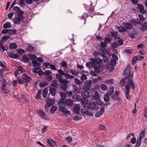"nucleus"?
Here are the masks:
<instances>
[{"label": "nucleus", "instance_id": "a18cd8bd", "mask_svg": "<svg viewBox=\"0 0 147 147\" xmlns=\"http://www.w3.org/2000/svg\"><path fill=\"white\" fill-rule=\"evenodd\" d=\"M41 91L40 90H38V92L36 94V99H38L40 98L41 97Z\"/></svg>", "mask_w": 147, "mask_h": 147}, {"label": "nucleus", "instance_id": "423d86ee", "mask_svg": "<svg viewBox=\"0 0 147 147\" xmlns=\"http://www.w3.org/2000/svg\"><path fill=\"white\" fill-rule=\"evenodd\" d=\"M13 9L14 10L16 11L18 17L21 16L23 15L24 12L21 10L17 6L14 7Z\"/></svg>", "mask_w": 147, "mask_h": 147}, {"label": "nucleus", "instance_id": "c85d7f7f", "mask_svg": "<svg viewBox=\"0 0 147 147\" xmlns=\"http://www.w3.org/2000/svg\"><path fill=\"white\" fill-rule=\"evenodd\" d=\"M101 89L103 90H107L108 88L107 85L105 84H101L100 86Z\"/></svg>", "mask_w": 147, "mask_h": 147}, {"label": "nucleus", "instance_id": "37998d69", "mask_svg": "<svg viewBox=\"0 0 147 147\" xmlns=\"http://www.w3.org/2000/svg\"><path fill=\"white\" fill-rule=\"evenodd\" d=\"M82 117L80 116H75L73 118V120L74 121H78L82 119Z\"/></svg>", "mask_w": 147, "mask_h": 147}, {"label": "nucleus", "instance_id": "ea45409f", "mask_svg": "<svg viewBox=\"0 0 147 147\" xmlns=\"http://www.w3.org/2000/svg\"><path fill=\"white\" fill-rule=\"evenodd\" d=\"M48 84V83L47 82H42L39 83V86L41 88L44 87L47 85Z\"/></svg>", "mask_w": 147, "mask_h": 147}, {"label": "nucleus", "instance_id": "0eeeda50", "mask_svg": "<svg viewBox=\"0 0 147 147\" xmlns=\"http://www.w3.org/2000/svg\"><path fill=\"white\" fill-rule=\"evenodd\" d=\"M80 104H76L74 105V111L75 113L79 115L80 111Z\"/></svg>", "mask_w": 147, "mask_h": 147}, {"label": "nucleus", "instance_id": "bf43d9fd", "mask_svg": "<svg viewBox=\"0 0 147 147\" xmlns=\"http://www.w3.org/2000/svg\"><path fill=\"white\" fill-rule=\"evenodd\" d=\"M143 115L146 118H147V106L145 108L143 112Z\"/></svg>", "mask_w": 147, "mask_h": 147}, {"label": "nucleus", "instance_id": "49530a36", "mask_svg": "<svg viewBox=\"0 0 147 147\" xmlns=\"http://www.w3.org/2000/svg\"><path fill=\"white\" fill-rule=\"evenodd\" d=\"M17 81L18 82V83L19 84H22L24 83V81L23 80V79H22L20 78H17Z\"/></svg>", "mask_w": 147, "mask_h": 147}, {"label": "nucleus", "instance_id": "c03bdc74", "mask_svg": "<svg viewBox=\"0 0 147 147\" xmlns=\"http://www.w3.org/2000/svg\"><path fill=\"white\" fill-rule=\"evenodd\" d=\"M67 84H61L60 85L61 88L64 90L66 89Z\"/></svg>", "mask_w": 147, "mask_h": 147}, {"label": "nucleus", "instance_id": "58836bf2", "mask_svg": "<svg viewBox=\"0 0 147 147\" xmlns=\"http://www.w3.org/2000/svg\"><path fill=\"white\" fill-rule=\"evenodd\" d=\"M51 85L55 87H57L58 86V84L57 83V80H53Z\"/></svg>", "mask_w": 147, "mask_h": 147}, {"label": "nucleus", "instance_id": "ddd939ff", "mask_svg": "<svg viewBox=\"0 0 147 147\" xmlns=\"http://www.w3.org/2000/svg\"><path fill=\"white\" fill-rule=\"evenodd\" d=\"M82 95L84 98H87L89 96V92L88 91H82Z\"/></svg>", "mask_w": 147, "mask_h": 147}, {"label": "nucleus", "instance_id": "09e8293b", "mask_svg": "<svg viewBox=\"0 0 147 147\" xmlns=\"http://www.w3.org/2000/svg\"><path fill=\"white\" fill-rule=\"evenodd\" d=\"M88 111V109H87L85 107V106L84 105L83 109H81V112L83 113L86 114L87 113V112Z\"/></svg>", "mask_w": 147, "mask_h": 147}, {"label": "nucleus", "instance_id": "f8f14e48", "mask_svg": "<svg viewBox=\"0 0 147 147\" xmlns=\"http://www.w3.org/2000/svg\"><path fill=\"white\" fill-rule=\"evenodd\" d=\"M32 63L34 67H39L41 65V63H40L37 62L35 60H32Z\"/></svg>", "mask_w": 147, "mask_h": 147}, {"label": "nucleus", "instance_id": "4be33fe9", "mask_svg": "<svg viewBox=\"0 0 147 147\" xmlns=\"http://www.w3.org/2000/svg\"><path fill=\"white\" fill-rule=\"evenodd\" d=\"M111 34L112 36H113L115 39H119L120 36H118V34L117 32L111 31Z\"/></svg>", "mask_w": 147, "mask_h": 147}, {"label": "nucleus", "instance_id": "de8ad7c7", "mask_svg": "<svg viewBox=\"0 0 147 147\" xmlns=\"http://www.w3.org/2000/svg\"><path fill=\"white\" fill-rule=\"evenodd\" d=\"M38 113L42 118H44V117H45V113L43 112L42 111L40 110L38 111Z\"/></svg>", "mask_w": 147, "mask_h": 147}, {"label": "nucleus", "instance_id": "1a4fd4ad", "mask_svg": "<svg viewBox=\"0 0 147 147\" xmlns=\"http://www.w3.org/2000/svg\"><path fill=\"white\" fill-rule=\"evenodd\" d=\"M96 102L92 101H89L87 104V107L88 108L90 109H93L96 106Z\"/></svg>", "mask_w": 147, "mask_h": 147}, {"label": "nucleus", "instance_id": "9b49d317", "mask_svg": "<svg viewBox=\"0 0 147 147\" xmlns=\"http://www.w3.org/2000/svg\"><path fill=\"white\" fill-rule=\"evenodd\" d=\"M137 6V8L139 9L140 12L143 14L146 12V10L144 9V6L142 4H138Z\"/></svg>", "mask_w": 147, "mask_h": 147}, {"label": "nucleus", "instance_id": "a878e982", "mask_svg": "<svg viewBox=\"0 0 147 147\" xmlns=\"http://www.w3.org/2000/svg\"><path fill=\"white\" fill-rule=\"evenodd\" d=\"M21 22L20 19L19 17L15 18L14 20V23L15 24H20Z\"/></svg>", "mask_w": 147, "mask_h": 147}, {"label": "nucleus", "instance_id": "69168bd1", "mask_svg": "<svg viewBox=\"0 0 147 147\" xmlns=\"http://www.w3.org/2000/svg\"><path fill=\"white\" fill-rule=\"evenodd\" d=\"M101 46V47L105 49L106 47V45L105 42H100Z\"/></svg>", "mask_w": 147, "mask_h": 147}, {"label": "nucleus", "instance_id": "c9c22d12", "mask_svg": "<svg viewBox=\"0 0 147 147\" xmlns=\"http://www.w3.org/2000/svg\"><path fill=\"white\" fill-rule=\"evenodd\" d=\"M145 130H144L141 131L140 134V138L139 139V140H141L145 136Z\"/></svg>", "mask_w": 147, "mask_h": 147}, {"label": "nucleus", "instance_id": "7ed1b4c3", "mask_svg": "<svg viewBox=\"0 0 147 147\" xmlns=\"http://www.w3.org/2000/svg\"><path fill=\"white\" fill-rule=\"evenodd\" d=\"M84 7L86 10L88 11V15H90L91 18H92L95 14L94 7L91 4L89 6L85 4L84 5Z\"/></svg>", "mask_w": 147, "mask_h": 147}, {"label": "nucleus", "instance_id": "b1692460", "mask_svg": "<svg viewBox=\"0 0 147 147\" xmlns=\"http://www.w3.org/2000/svg\"><path fill=\"white\" fill-rule=\"evenodd\" d=\"M17 47V45L15 43H11L9 45V47L10 49H15Z\"/></svg>", "mask_w": 147, "mask_h": 147}, {"label": "nucleus", "instance_id": "8fccbe9b", "mask_svg": "<svg viewBox=\"0 0 147 147\" xmlns=\"http://www.w3.org/2000/svg\"><path fill=\"white\" fill-rule=\"evenodd\" d=\"M40 70V68L38 67L36 68L33 69L32 70V72L34 73H38L39 71Z\"/></svg>", "mask_w": 147, "mask_h": 147}, {"label": "nucleus", "instance_id": "aec40b11", "mask_svg": "<svg viewBox=\"0 0 147 147\" xmlns=\"http://www.w3.org/2000/svg\"><path fill=\"white\" fill-rule=\"evenodd\" d=\"M65 105L70 106H72L73 105V101L71 99H67L65 100Z\"/></svg>", "mask_w": 147, "mask_h": 147}, {"label": "nucleus", "instance_id": "4c0bfd02", "mask_svg": "<svg viewBox=\"0 0 147 147\" xmlns=\"http://www.w3.org/2000/svg\"><path fill=\"white\" fill-rule=\"evenodd\" d=\"M100 98L99 93L97 91H96L93 95V98L95 99H96Z\"/></svg>", "mask_w": 147, "mask_h": 147}, {"label": "nucleus", "instance_id": "680f3d73", "mask_svg": "<svg viewBox=\"0 0 147 147\" xmlns=\"http://www.w3.org/2000/svg\"><path fill=\"white\" fill-rule=\"evenodd\" d=\"M105 129V126L102 125H100L98 126L99 130H103Z\"/></svg>", "mask_w": 147, "mask_h": 147}, {"label": "nucleus", "instance_id": "864d4df0", "mask_svg": "<svg viewBox=\"0 0 147 147\" xmlns=\"http://www.w3.org/2000/svg\"><path fill=\"white\" fill-rule=\"evenodd\" d=\"M125 79H122L120 81V84L121 86H124L125 84Z\"/></svg>", "mask_w": 147, "mask_h": 147}, {"label": "nucleus", "instance_id": "473e14b6", "mask_svg": "<svg viewBox=\"0 0 147 147\" xmlns=\"http://www.w3.org/2000/svg\"><path fill=\"white\" fill-rule=\"evenodd\" d=\"M104 100L106 102H108L110 100V97L109 95L107 94H105L103 98Z\"/></svg>", "mask_w": 147, "mask_h": 147}, {"label": "nucleus", "instance_id": "2f4dec72", "mask_svg": "<svg viewBox=\"0 0 147 147\" xmlns=\"http://www.w3.org/2000/svg\"><path fill=\"white\" fill-rule=\"evenodd\" d=\"M48 92V90L47 88L45 89L42 92V94L43 97H46Z\"/></svg>", "mask_w": 147, "mask_h": 147}, {"label": "nucleus", "instance_id": "3c124183", "mask_svg": "<svg viewBox=\"0 0 147 147\" xmlns=\"http://www.w3.org/2000/svg\"><path fill=\"white\" fill-rule=\"evenodd\" d=\"M18 71H20L22 73H24L25 72L24 69L21 66H19L18 67Z\"/></svg>", "mask_w": 147, "mask_h": 147}, {"label": "nucleus", "instance_id": "4d7b16f0", "mask_svg": "<svg viewBox=\"0 0 147 147\" xmlns=\"http://www.w3.org/2000/svg\"><path fill=\"white\" fill-rule=\"evenodd\" d=\"M118 44L117 42H114L112 44L111 46L112 48H117L118 46Z\"/></svg>", "mask_w": 147, "mask_h": 147}, {"label": "nucleus", "instance_id": "79ce46f5", "mask_svg": "<svg viewBox=\"0 0 147 147\" xmlns=\"http://www.w3.org/2000/svg\"><path fill=\"white\" fill-rule=\"evenodd\" d=\"M132 20L133 22L136 24H140L141 23V20L138 18L133 19Z\"/></svg>", "mask_w": 147, "mask_h": 147}, {"label": "nucleus", "instance_id": "c756f323", "mask_svg": "<svg viewBox=\"0 0 147 147\" xmlns=\"http://www.w3.org/2000/svg\"><path fill=\"white\" fill-rule=\"evenodd\" d=\"M57 108V107L56 106H52L50 110V113H54L56 110Z\"/></svg>", "mask_w": 147, "mask_h": 147}, {"label": "nucleus", "instance_id": "4468645a", "mask_svg": "<svg viewBox=\"0 0 147 147\" xmlns=\"http://www.w3.org/2000/svg\"><path fill=\"white\" fill-rule=\"evenodd\" d=\"M8 55L9 57L13 59L17 58L18 57L17 54H14L13 53L11 52L8 53Z\"/></svg>", "mask_w": 147, "mask_h": 147}, {"label": "nucleus", "instance_id": "5701e85b", "mask_svg": "<svg viewBox=\"0 0 147 147\" xmlns=\"http://www.w3.org/2000/svg\"><path fill=\"white\" fill-rule=\"evenodd\" d=\"M47 143L51 147H53L55 145L54 142L51 139L48 140H47Z\"/></svg>", "mask_w": 147, "mask_h": 147}, {"label": "nucleus", "instance_id": "6e6552de", "mask_svg": "<svg viewBox=\"0 0 147 147\" xmlns=\"http://www.w3.org/2000/svg\"><path fill=\"white\" fill-rule=\"evenodd\" d=\"M22 78L24 80V82L26 84H28L30 83V81L31 80L30 77L25 74H23L21 76Z\"/></svg>", "mask_w": 147, "mask_h": 147}, {"label": "nucleus", "instance_id": "0e129e2a", "mask_svg": "<svg viewBox=\"0 0 147 147\" xmlns=\"http://www.w3.org/2000/svg\"><path fill=\"white\" fill-rule=\"evenodd\" d=\"M9 34H13L16 33L17 30L16 29H13V30H9Z\"/></svg>", "mask_w": 147, "mask_h": 147}, {"label": "nucleus", "instance_id": "6e6d98bb", "mask_svg": "<svg viewBox=\"0 0 147 147\" xmlns=\"http://www.w3.org/2000/svg\"><path fill=\"white\" fill-rule=\"evenodd\" d=\"M141 140H140L138 139L136 142V144L135 147H139L141 145Z\"/></svg>", "mask_w": 147, "mask_h": 147}, {"label": "nucleus", "instance_id": "f704fd0d", "mask_svg": "<svg viewBox=\"0 0 147 147\" xmlns=\"http://www.w3.org/2000/svg\"><path fill=\"white\" fill-rule=\"evenodd\" d=\"M96 103L98 105L101 106L104 105V102H102L100 98L96 99Z\"/></svg>", "mask_w": 147, "mask_h": 147}, {"label": "nucleus", "instance_id": "393cba45", "mask_svg": "<svg viewBox=\"0 0 147 147\" xmlns=\"http://www.w3.org/2000/svg\"><path fill=\"white\" fill-rule=\"evenodd\" d=\"M74 88L75 90V91L76 92L80 93L82 92V89L80 87H77L76 86H74Z\"/></svg>", "mask_w": 147, "mask_h": 147}, {"label": "nucleus", "instance_id": "a19ab883", "mask_svg": "<svg viewBox=\"0 0 147 147\" xmlns=\"http://www.w3.org/2000/svg\"><path fill=\"white\" fill-rule=\"evenodd\" d=\"M117 28L120 32H125L127 31L126 29L124 28L122 26L118 27Z\"/></svg>", "mask_w": 147, "mask_h": 147}, {"label": "nucleus", "instance_id": "39448f33", "mask_svg": "<svg viewBox=\"0 0 147 147\" xmlns=\"http://www.w3.org/2000/svg\"><path fill=\"white\" fill-rule=\"evenodd\" d=\"M131 87V84H127L125 86V96L127 99L130 100V97L129 96V91L130 87Z\"/></svg>", "mask_w": 147, "mask_h": 147}, {"label": "nucleus", "instance_id": "e433bc0d", "mask_svg": "<svg viewBox=\"0 0 147 147\" xmlns=\"http://www.w3.org/2000/svg\"><path fill=\"white\" fill-rule=\"evenodd\" d=\"M83 89L84 91H88L90 90V87L89 86L87 85V84H86L83 86Z\"/></svg>", "mask_w": 147, "mask_h": 147}, {"label": "nucleus", "instance_id": "2eb2a0df", "mask_svg": "<svg viewBox=\"0 0 147 147\" xmlns=\"http://www.w3.org/2000/svg\"><path fill=\"white\" fill-rule=\"evenodd\" d=\"M123 25L124 27L127 30H130L133 27L132 25L131 24L129 23H123Z\"/></svg>", "mask_w": 147, "mask_h": 147}, {"label": "nucleus", "instance_id": "5fc2aeb1", "mask_svg": "<svg viewBox=\"0 0 147 147\" xmlns=\"http://www.w3.org/2000/svg\"><path fill=\"white\" fill-rule=\"evenodd\" d=\"M64 76L66 78L68 79H72L74 78V77L68 74H65Z\"/></svg>", "mask_w": 147, "mask_h": 147}, {"label": "nucleus", "instance_id": "7c9ffc66", "mask_svg": "<svg viewBox=\"0 0 147 147\" xmlns=\"http://www.w3.org/2000/svg\"><path fill=\"white\" fill-rule=\"evenodd\" d=\"M29 59L28 57L25 55H24L22 57V61L24 62H28Z\"/></svg>", "mask_w": 147, "mask_h": 147}, {"label": "nucleus", "instance_id": "9d476101", "mask_svg": "<svg viewBox=\"0 0 147 147\" xmlns=\"http://www.w3.org/2000/svg\"><path fill=\"white\" fill-rule=\"evenodd\" d=\"M105 107H102L100 108V111L97 112L95 114L96 117H98L102 115L104 112Z\"/></svg>", "mask_w": 147, "mask_h": 147}, {"label": "nucleus", "instance_id": "f3484780", "mask_svg": "<svg viewBox=\"0 0 147 147\" xmlns=\"http://www.w3.org/2000/svg\"><path fill=\"white\" fill-rule=\"evenodd\" d=\"M73 99L77 101L80 100L81 99V97L78 94H75L72 96Z\"/></svg>", "mask_w": 147, "mask_h": 147}, {"label": "nucleus", "instance_id": "bb28decb", "mask_svg": "<svg viewBox=\"0 0 147 147\" xmlns=\"http://www.w3.org/2000/svg\"><path fill=\"white\" fill-rule=\"evenodd\" d=\"M147 28V22L144 23L142 25L141 27V30L144 32Z\"/></svg>", "mask_w": 147, "mask_h": 147}, {"label": "nucleus", "instance_id": "dca6fc26", "mask_svg": "<svg viewBox=\"0 0 147 147\" xmlns=\"http://www.w3.org/2000/svg\"><path fill=\"white\" fill-rule=\"evenodd\" d=\"M49 91L51 95L53 96H54L56 93V90L52 87H50Z\"/></svg>", "mask_w": 147, "mask_h": 147}, {"label": "nucleus", "instance_id": "13d9d810", "mask_svg": "<svg viewBox=\"0 0 147 147\" xmlns=\"http://www.w3.org/2000/svg\"><path fill=\"white\" fill-rule=\"evenodd\" d=\"M10 37V35L9 34L8 35L4 34L2 37V38L4 40H7Z\"/></svg>", "mask_w": 147, "mask_h": 147}, {"label": "nucleus", "instance_id": "e2e57ef3", "mask_svg": "<svg viewBox=\"0 0 147 147\" xmlns=\"http://www.w3.org/2000/svg\"><path fill=\"white\" fill-rule=\"evenodd\" d=\"M45 78L47 80L49 81H51L52 79V76L49 75L45 76Z\"/></svg>", "mask_w": 147, "mask_h": 147}, {"label": "nucleus", "instance_id": "20e7f679", "mask_svg": "<svg viewBox=\"0 0 147 147\" xmlns=\"http://www.w3.org/2000/svg\"><path fill=\"white\" fill-rule=\"evenodd\" d=\"M91 62H88L86 63V66L88 67L94 66L95 63L97 64L96 65H99V61L98 59L95 58H91L90 59Z\"/></svg>", "mask_w": 147, "mask_h": 147}, {"label": "nucleus", "instance_id": "6ab92c4d", "mask_svg": "<svg viewBox=\"0 0 147 147\" xmlns=\"http://www.w3.org/2000/svg\"><path fill=\"white\" fill-rule=\"evenodd\" d=\"M97 64L95 63L94 66V69L95 70V71L97 73H99L100 72V70L99 69V68L100 66V63L99 62V65H96Z\"/></svg>", "mask_w": 147, "mask_h": 147}, {"label": "nucleus", "instance_id": "f257e3e1", "mask_svg": "<svg viewBox=\"0 0 147 147\" xmlns=\"http://www.w3.org/2000/svg\"><path fill=\"white\" fill-rule=\"evenodd\" d=\"M124 74H126L125 77V79H127V84H131L132 89H134L135 88L134 83L133 81V73H132L130 71V67L129 66H127L124 71Z\"/></svg>", "mask_w": 147, "mask_h": 147}, {"label": "nucleus", "instance_id": "052dcab7", "mask_svg": "<svg viewBox=\"0 0 147 147\" xmlns=\"http://www.w3.org/2000/svg\"><path fill=\"white\" fill-rule=\"evenodd\" d=\"M51 72L50 70H46L44 72V74L45 75V76H47L49 75L50 74H51Z\"/></svg>", "mask_w": 147, "mask_h": 147}, {"label": "nucleus", "instance_id": "603ef678", "mask_svg": "<svg viewBox=\"0 0 147 147\" xmlns=\"http://www.w3.org/2000/svg\"><path fill=\"white\" fill-rule=\"evenodd\" d=\"M47 127L46 125H45L41 129V132L42 133H45L47 130Z\"/></svg>", "mask_w": 147, "mask_h": 147}, {"label": "nucleus", "instance_id": "412c9836", "mask_svg": "<svg viewBox=\"0 0 147 147\" xmlns=\"http://www.w3.org/2000/svg\"><path fill=\"white\" fill-rule=\"evenodd\" d=\"M114 89V87L113 86H110L109 88V90L108 91L107 94L109 96L111 95L113 92Z\"/></svg>", "mask_w": 147, "mask_h": 147}, {"label": "nucleus", "instance_id": "f03ea898", "mask_svg": "<svg viewBox=\"0 0 147 147\" xmlns=\"http://www.w3.org/2000/svg\"><path fill=\"white\" fill-rule=\"evenodd\" d=\"M58 110L64 113L65 114H70V112L65 107V102L59 101L58 102Z\"/></svg>", "mask_w": 147, "mask_h": 147}, {"label": "nucleus", "instance_id": "774afa93", "mask_svg": "<svg viewBox=\"0 0 147 147\" xmlns=\"http://www.w3.org/2000/svg\"><path fill=\"white\" fill-rule=\"evenodd\" d=\"M112 57L115 61L118 60V57L117 56L114 54H113L112 55Z\"/></svg>", "mask_w": 147, "mask_h": 147}, {"label": "nucleus", "instance_id": "cd10ccee", "mask_svg": "<svg viewBox=\"0 0 147 147\" xmlns=\"http://www.w3.org/2000/svg\"><path fill=\"white\" fill-rule=\"evenodd\" d=\"M11 26V24L9 22H7L3 25V28L4 29L10 28Z\"/></svg>", "mask_w": 147, "mask_h": 147}, {"label": "nucleus", "instance_id": "a211bd4d", "mask_svg": "<svg viewBox=\"0 0 147 147\" xmlns=\"http://www.w3.org/2000/svg\"><path fill=\"white\" fill-rule=\"evenodd\" d=\"M60 94L61 96V100L59 101H63L64 102V100L66 98V94L64 92H60Z\"/></svg>", "mask_w": 147, "mask_h": 147}, {"label": "nucleus", "instance_id": "72a5a7b5", "mask_svg": "<svg viewBox=\"0 0 147 147\" xmlns=\"http://www.w3.org/2000/svg\"><path fill=\"white\" fill-rule=\"evenodd\" d=\"M46 104L45 106V109L47 108V109H48V108L50 107L51 105H52L53 104L52 102H47V100H46Z\"/></svg>", "mask_w": 147, "mask_h": 147}, {"label": "nucleus", "instance_id": "338daca9", "mask_svg": "<svg viewBox=\"0 0 147 147\" xmlns=\"http://www.w3.org/2000/svg\"><path fill=\"white\" fill-rule=\"evenodd\" d=\"M61 66L62 67H63L64 69L67 67V63L65 61H63L61 63Z\"/></svg>", "mask_w": 147, "mask_h": 147}]
</instances>
